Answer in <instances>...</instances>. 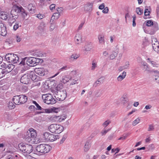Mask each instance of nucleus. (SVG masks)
I'll use <instances>...</instances> for the list:
<instances>
[{"instance_id":"15","label":"nucleus","mask_w":159,"mask_h":159,"mask_svg":"<svg viewBox=\"0 0 159 159\" xmlns=\"http://www.w3.org/2000/svg\"><path fill=\"white\" fill-rule=\"evenodd\" d=\"M92 48V47L91 44H87L82 48V50L84 54H86V52L90 51Z\"/></svg>"},{"instance_id":"41","label":"nucleus","mask_w":159,"mask_h":159,"mask_svg":"<svg viewBox=\"0 0 159 159\" xmlns=\"http://www.w3.org/2000/svg\"><path fill=\"white\" fill-rule=\"evenodd\" d=\"M42 111L40 112V113H50L52 112V110L50 109H43L42 108Z\"/></svg>"},{"instance_id":"4","label":"nucleus","mask_w":159,"mask_h":159,"mask_svg":"<svg viewBox=\"0 0 159 159\" xmlns=\"http://www.w3.org/2000/svg\"><path fill=\"white\" fill-rule=\"evenodd\" d=\"M37 151L41 153H47L51 149V147L46 144H42L38 146L36 148Z\"/></svg>"},{"instance_id":"52","label":"nucleus","mask_w":159,"mask_h":159,"mask_svg":"<svg viewBox=\"0 0 159 159\" xmlns=\"http://www.w3.org/2000/svg\"><path fill=\"white\" fill-rule=\"evenodd\" d=\"M72 80L70 84V85L75 84L78 83V80H75V79H73Z\"/></svg>"},{"instance_id":"54","label":"nucleus","mask_w":159,"mask_h":159,"mask_svg":"<svg viewBox=\"0 0 159 159\" xmlns=\"http://www.w3.org/2000/svg\"><path fill=\"white\" fill-rule=\"evenodd\" d=\"M120 151V149L118 148H113L111 150V152L113 153L115 152V154L118 153Z\"/></svg>"},{"instance_id":"2","label":"nucleus","mask_w":159,"mask_h":159,"mask_svg":"<svg viewBox=\"0 0 159 159\" xmlns=\"http://www.w3.org/2000/svg\"><path fill=\"white\" fill-rule=\"evenodd\" d=\"M19 150L24 153H30L33 150L32 146L30 144L21 143L18 144Z\"/></svg>"},{"instance_id":"11","label":"nucleus","mask_w":159,"mask_h":159,"mask_svg":"<svg viewBox=\"0 0 159 159\" xmlns=\"http://www.w3.org/2000/svg\"><path fill=\"white\" fill-rule=\"evenodd\" d=\"M36 58L34 57L29 58L26 61L27 64L30 66H33L37 65Z\"/></svg>"},{"instance_id":"34","label":"nucleus","mask_w":159,"mask_h":159,"mask_svg":"<svg viewBox=\"0 0 159 159\" xmlns=\"http://www.w3.org/2000/svg\"><path fill=\"white\" fill-rule=\"evenodd\" d=\"M70 80H71L69 76L67 77L66 76L62 77L61 81L62 83L65 84L69 82Z\"/></svg>"},{"instance_id":"27","label":"nucleus","mask_w":159,"mask_h":159,"mask_svg":"<svg viewBox=\"0 0 159 159\" xmlns=\"http://www.w3.org/2000/svg\"><path fill=\"white\" fill-rule=\"evenodd\" d=\"M98 67L97 62L95 60H93L92 61L91 66V70H94Z\"/></svg>"},{"instance_id":"30","label":"nucleus","mask_w":159,"mask_h":159,"mask_svg":"<svg viewBox=\"0 0 159 159\" xmlns=\"http://www.w3.org/2000/svg\"><path fill=\"white\" fill-rule=\"evenodd\" d=\"M0 17L2 20H6L7 18V13L4 11H0Z\"/></svg>"},{"instance_id":"56","label":"nucleus","mask_w":159,"mask_h":159,"mask_svg":"<svg viewBox=\"0 0 159 159\" xmlns=\"http://www.w3.org/2000/svg\"><path fill=\"white\" fill-rule=\"evenodd\" d=\"M69 68V67H68L67 66H64L62 67L61 68L59 69V71H60L61 72L62 70H66L68 69Z\"/></svg>"},{"instance_id":"58","label":"nucleus","mask_w":159,"mask_h":159,"mask_svg":"<svg viewBox=\"0 0 159 159\" xmlns=\"http://www.w3.org/2000/svg\"><path fill=\"white\" fill-rule=\"evenodd\" d=\"M129 62H126L125 63V64L123 66L124 67V69H128L129 67Z\"/></svg>"},{"instance_id":"16","label":"nucleus","mask_w":159,"mask_h":159,"mask_svg":"<svg viewBox=\"0 0 159 159\" xmlns=\"http://www.w3.org/2000/svg\"><path fill=\"white\" fill-rule=\"evenodd\" d=\"M14 68V66L12 64H10L7 65L4 70L5 71L6 74L11 71Z\"/></svg>"},{"instance_id":"50","label":"nucleus","mask_w":159,"mask_h":159,"mask_svg":"<svg viewBox=\"0 0 159 159\" xmlns=\"http://www.w3.org/2000/svg\"><path fill=\"white\" fill-rule=\"evenodd\" d=\"M153 25V22L152 20H148L146 23V25L148 26H150Z\"/></svg>"},{"instance_id":"23","label":"nucleus","mask_w":159,"mask_h":159,"mask_svg":"<svg viewBox=\"0 0 159 159\" xmlns=\"http://www.w3.org/2000/svg\"><path fill=\"white\" fill-rule=\"evenodd\" d=\"M104 78L102 77L98 79L93 84L94 87H97L100 85L103 82Z\"/></svg>"},{"instance_id":"63","label":"nucleus","mask_w":159,"mask_h":159,"mask_svg":"<svg viewBox=\"0 0 159 159\" xmlns=\"http://www.w3.org/2000/svg\"><path fill=\"white\" fill-rule=\"evenodd\" d=\"M152 107L151 105L149 104L147 105L145 107V109L146 110H149L151 109Z\"/></svg>"},{"instance_id":"47","label":"nucleus","mask_w":159,"mask_h":159,"mask_svg":"<svg viewBox=\"0 0 159 159\" xmlns=\"http://www.w3.org/2000/svg\"><path fill=\"white\" fill-rule=\"evenodd\" d=\"M16 40L17 42H20L21 39V36L19 34H17L16 36Z\"/></svg>"},{"instance_id":"60","label":"nucleus","mask_w":159,"mask_h":159,"mask_svg":"<svg viewBox=\"0 0 159 159\" xmlns=\"http://www.w3.org/2000/svg\"><path fill=\"white\" fill-rule=\"evenodd\" d=\"M109 130V129H108L107 130H106L105 129H104L102 130L101 132V134H102V135H105Z\"/></svg>"},{"instance_id":"3","label":"nucleus","mask_w":159,"mask_h":159,"mask_svg":"<svg viewBox=\"0 0 159 159\" xmlns=\"http://www.w3.org/2000/svg\"><path fill=\"white\" fill-rule=\"evenodd\" d=\"M48 128L50 132L56 134H60L64 130V128L62 126L55 124L51 125Z\"/></svg>"},{"instance_id":"18","label":"nucleus","mask_w":159,"mask_h":159,"mask_svg":"<svg viewBox=\"0 0 159 159\" xmlns=\"http://www.w3.org/2000/svg\"><path fill=\"white\" fill-rule=\"evenodd\" d=\"M29 75L30 80L34 81H37L38 80L39 77L36 75L34 72H31Z\"/></svg>"},{"instance_id":"59","label":"nucleus","mask_w":159,"mask_h":159,"mask_svg":"<svg viewBox=\"0 0 159 159\" xmlns=\"http://www.w3.org/2000/svg\"><path fill=\"white\" fill-rule=\"evenodd\" d=\"M84 22H82L78 26L77 30L79 31L81 30L84 25Z\"/></svg>"},{"instance_id":"64","label":"nucleus","mask_w":159,"mask_h":159,"mask_svg":"<svg viewBox=\"0 0 159 159\" xmlns=\"http://www.w3.org/2000/svg\"><path fill=\"white\" fill-rule=\"evenodd\" d=\"M108 9L107 7L104 8V9L102 10V12L104 13H107L108 12Z\"/></svg>"},{"instance_id":"1","label":"nucleus","mask_w":159,"mask_h":159,"mask_svg":"<svg viewBox=\"0 0 159 159\" xmlns=\"http://www.w3.org/2000/svg\"><path fill=\"white\" fill-rule=\"evenodd\" d=\"M19 14H21L24 18H25L27 16L26 12L21 7L14 6L11 11L10 14L18 18Z\"/></svg>"},{"instance_id":"43","label":"nucleus","mask_w":159,"mask_h":159,"mask_svg":"<svg viewBox=\"0 0 159 159\" xmlns=\"http://www.w3.org/2000/svg\"><path fill=\"white\" fill-rule=\"evenodd\" d=\"M117 56V54L115 52H114L112 53L109 56V58L110 59H114Z\"/></svg>"},{"instance_id":"45","label":"nucleus","mask_w":159,"mask_h":159,"mask_svg":"<svg viewBox=\"0 0 159 159\" xmlns=\"http://www.w3.org/2000/svg\"><path fill=\"white\" fill-rule=\"evenodd\" d=\"M8 107L10 109H12L14 108L15 106L12 102H9L8 103Z\"/></svg>"},{"instance_id":"32","label":"nucleus","mask_w":159,"mask_h":159,"mask_svg":"<svg viewBox=\"0 0 159 159\" xmlns=\"http://www.w3.org/2000/svg\"><path fill=\"white\" fill-rule=\"evenodd\" d=\"M91 147V144L89 142H86L84 147V151L85 152H88Z\"/></svg>"},{"instance_id":"22","label":"nucleus","mask_w":159,"mask_h":159,"mask_svg":"<svg viewBox=\"0 0 159 159\" xmlns=\"http://www.w3.org/2000/svg\"><path fill=\"white\" fill-rule=\"evenodd\" d=\"M17 18L16 17L10 14L8 19V22L11 25L12 23L16 21V19Z\"/></svg>"},{"instance_id":"20","label":"nucleus","mask_w":159,"mask_h":159,"mask_svg":"<svg viewBox=\"0 0 159 159\" xmlns=\"http://www.w3.org/2000/svg\"><path fill=\"white\" fill-rule=\"evenodd\" d=\"M62 8L61 7L58 8L57 10V12L54 13L53 16L55 17V19H58L62 11Z\"/></svg>"},{"instance_id":"26","label":"nucleus","mask_w":159,"mask_h":159,"mask_svg":"<svg viewBox=\"0 0 159 159\" xmlns=\"http://www.w3.org/2000/svg\"><path fill=\"white\" fill-rule=\"evenodd\" d=\"M12 100L14 104L16 105L21 104L19 95L14 96Z\"/></svg>"},{"instance_id":"19","label":"nucleus","mask_w":159,"mask_h":159,"mask_svg":"<svg viewBox=\"0 0 159 159\" xmlns=\"http://www.w3.org/2000/svg\"><path fill=\"white\" fill-rule=\"evenodd\" d=\"M55 86L56 87L54 88V90L56 91L54 93L58 91H62L63 90V85L62 83H59L57 85H55Z\"/></svg>"},{"instance_id":"53","label":"nucleus","mask_w":159,"mask_h":159,"mask_svg":"<svg viewBox=\"0 0 159 159\" xmlns=\"http://www.w3.org/2000/svg\"><path fill=\"white\" fill-rule=\"evenodd\" d=\"M150 13V12L148 10V9H146V8L145 9L144 12V15L145 16H149Z\"/></svg>"},{"instance_id":"40","label":"nucleus","mask_w":159,"mask_h":159,"mask_svg":"<svg viewBox=\"0 0 159 159\" xmlns=\"http://www.w3.org/2000/svg\"><path fill=\"white\" fill-rule=\"evenodd\" d=\"M28 9L30 11H33L34 10L35 7L32 4H30L28 6Z\"/></svg>"},{"instance_id":"14","label":"nucleus","mask_w":159,"mask_h":159,"mask_svg":"<svg viewBox=\"0 0 159 159\" xmlns=\"http://www.w3.org/2000/svg\"><path fill=\"white\" fill-rule=\"evenodd\" d=\"M82 35L80 34H76L75 38V42L76 45L80 44L82 42Z\"/></svg>"},{"instance_id":"55","label":"nucleus","mask_w":159,"mask_h":159,"mask_svg":"<svg viewBox=\"0 0 159 159\" xmlns=\"http://www.w3.org/2000/svg\"><path fill=\"white\" fill-rule=\"evenodd\" d=\"M154 129V126L152 125H149L148 128V130L149 131H152Z\"/></svg>"},{"instance_id":"46","label":"nucleus","mask_w":159,"mask_h":159,"mask_svg":"<svg viewBox=\"0 0 159 159\" xmlns=\"http://www.w3.org/2000/svg\"><path fill=\"white\" fill-rule=\"evenodd\" d=\"M33 102L34 104L37 107V109L39 110H42V108L35 101H33Z\"/></svg>"},{"instance_id":"24","label":"nucleus","mask_w":159,"mask_h":159,"mask_svg":"<svg viewBox=\"0 0 159 159\" xmlns=\"http://www.w3.org/2000/svg\"><path fill=\"white\" fill-rule=\"evenodd\" d=\"M20 104H23L27 100V98L25 95H19Z\"/></svg>"},{"instance_id":"38","label":"nucleus","mask_w":159,"mask_h":159,"mask_svg":"<svg viewBox=\"0 0 159 159\" xmlns=\"http://www.w3.org/2000/svg\"><path fill=\"white\" fill-rule=\"evenodd\" d=\"M143 69L144 71H149V66L146 63L144 62L143 64Z\"/></svg>"},{"instance_id":"17","label":"nucleus","mask_w":159,"mask_h":159,"mask_svg":"<svg viewBox=\"0 0 159 159\" xmlns=\"http://www.w3.org/2000/svg\"><path fill=\"white\" fill-rule=\"evenodd\" d=\"M93 3L89 2L86 4L84 6V10L87 11H90L92 10Z\"/></svg>"},{"instance_id":"35","label":"nucleus","mask_w":159,"mask_h":159,"mask_svg":"<svg viewBox=\"0 0 159 159\" xmlns=\"http://www.w3.org/2000/svg\"><path fill=\"white\" fill-rule=\"evenodd\" d=\"M46 27V24L43 22H41L39 25L38 27V29L40 31H43L44 30Z\"/></svg>"},{"instance_id":"7","label":"nucleus","mask_w":159,"mask_h":159,"mask_svg":"<svg viewBox=\"0 0 159 159\" xmlns=\"http://www.w3.org/2000/svg\"><path fill=\"white\" fill-rule=\"evenodd\" d=\"M54 97L59 101H63L66 96V91L65 90L58 91L54 94Z\"/></svg>"},{"instance_id":"28","label":"nucleus","mask_w":159,"mask_h":159,"mask_svg":"<svg viewBox=\"0 0 159 159\" xmlns=\"http://www.w3.org/2000/svg\"><path fill=\"white\" fill-rule=\"evenodd\" d=\"M51 134L48 132H45L43 134V138L46 141H49Z\"/></svg>"},{"instance_id":"31","label":"nucleus","mask_w":159,"mask_h":159,"mask_svg":"<svg viewBox=\"0 0 159 159\" xmlns=\"http://www.w3.org/2000/svg\"><path fill=\"white\" fill-rule=\"evenodd\" d=\"M49 140L50 141H54L56 140L57 139H59V136L58 135H55L53 134H51L50 135Z\"/></svg>"},{"instance_id":"6","label":"nucleus","mask_w":159,"mask_h":159,"mask_svg":"<svg viewBox=\"0 0 159 159\" xmlns=\"http://www.w3.org/2000/svg\"><path fill=\"white\" fill-rule=\"evenodd\" d=\"M5 58L7 61L11 63L15 64L19 62V58L16 54H8L6 55Z\"/></svg>"},{"instance_id":"61","label":"nucleus","mask_w":159,"mask_h":159,"mask_svg":"<svg viewBox=\"0 0 159 159\" xmlns=\"http://www.w3.org/2000/svg\"><path fill=\"white\" fill-rule=\"evenodd\" d=\"M19 27V24L16 23L13 26V29L15 30H16Z\"/></svg>"},{"instance_id":"49","label":"nucleus","mask_w":159,"mask_h":159,"mask_svg":"<svg viewBox=\"0 0 159 159\" xmlns=\"http://www.w3.org/2000/svg\"><path fill=\"white\" fill-rule=\"evenodd\" d=\"M56 25L53 23H51L49 30L50 31H53L55 28Z\"/></svg>"},{"instance_id":"9","label":"nucleus","mask_w":159,"mask_h":159,"mask_svg":"<svg viewBox=\"0 0 159 159\" xmlns=\"http://www.w3.org/2000/svg\"><path fill=\"white\" fill-rule=\"evenodd\" d=\"M152 44L154 51L159 54V43L156 38L154 37L152 38Z\"/></svg>"},{"instance_id":"48","label":"nucleus","mask_w":159,"mask_h":159,"mask_svg":"<svg viewBox=\"0 0 159 159\" xmlns=\"http://www.w3.org/2000/svg\"><path fill=\"white\" fill-rule=\"evenodd\" d=\"M111 122V121L109 120H107L102 125L104 127H106L108 125H109Z\"/></svg>"},{"instance_id":"8","label":"nucleus","mask_w":159,"mask_h":159,"mask_svg":"<svg viewBox=\"0 0 159 159\" xmlns=\"http://www.w3.org/2000/svg\"><path fill=\"white\" fill-rule=\"evenodd\" d=\"M37 134L35 130L33 129H30L27 131L25 137L26 139L29 142L31 140V138H35Z\"/></svg>"},{"instance_id":"5","label":"nucleus","mask_w":159,"mask_h":159,"mask_svg":"<svg viewBox=\"0 0 159 159\" xmlns=\"http://www.w3.org/2000/svg\"><path fill=\"white\" fill-rule=\"evenodd\" d=\"M42 98L44 102L48 104H53L56 102V100L51 94H43Z\"/></svg>"},{"instance_id":"62","label":"nucleus","mask_w":159,"mask_h":159,"mask_svg":"<svg viewBox=\"0 0 159 159\" xmlns=\"http://www.w3.org/2000/svg\"><path fill=\"white\" fill-rule=\"evenodd\" d=\"M55 5L54 4H52L49 7L50 10H53L55 9Z\"/></svg>"},{"instance_id":"37","label":"nucleus","mask_w":159,"mask_h":159,"mask_svg":"<svg viewBox=\"0 0 159 159\" xmlns=\"http://www.w3.org/2000/svg\"><path fill=\"white\" fill-rule=\"evenodd\" d=\"M147 60V62L148 63H150L153 67H157L156 62L155 61L151 60L149 58H148Z\"/></svg>"},{"instance_id":"44","label":"nucleus","mask_w":159,"mask_h":159,"mask_svg":"<svg viewBox=\"0 0 159 159\" xmlns=\"http://www.w3.org/2000/svg\"><path fill=\"white\" fill-rule=\"evenodd\" d=\"M140 120L139 118H137L132 123V125L135 126L140 122Z\"/></svg>"},{"instance_id":"51","label":"nucleus","mask_w":159,"mask_h":159,"mask_svg":"<svg viewBox=\"0 0 159 159\" xmlns=\"http://www.w3.org/2000/svg\"><path fill=\"white\" fill-rule=\"evenodd\" d=\"M67 136L66 134H64L63 135L62 138L61 140L60 143H63L64 141L66 140V139L67 138Z\"/></svg>"},{"instance_id":"29","label":"nucleus","mask_w":159,"mask_h":159,"mask_svg":"<svg viewBox=\"0 0 159 159\" xmlns=\"http://www.w3.org/2000/svg\"><path fill=\"white\" fill-rule=\"evenodd\" d=\"M98 39L100 44H104L105 43L104 37L101 34L98 36Z\"/></svg>"},{"instance_id":"21","label":"nucleus","mask_w":159,"mask_h":159,"mask_svg":"<svg viewBox=\"0 0 159 159\" xmlns=\"http://www.w3.org/2000/svg\"><path fill=\"white\" fill-rule=\"evenodd\" d=\"M77 75V72L76 70L71 71L69 74V76L71 80L76 77Z\"/></svg>"},{"instance_id":"13","label":"nucleus","mask_w":159,"mask_h":159,"mask_svg":"<svg viewBox=\"0 0 159 159\" xmlns=\"http://www.w3.org/2000/svg\"><path fill=\"white\" fill-rule=\"evenodd\" d=\"M7 34L6 27L3 23H0V34L3 36H5Z\"/></svg>"},{"instance_id":"33","label":"nucleus","mask_w":159,"mask_h":159,"mask_svg":"<svg viewBox=\"0 0 159 159\" xmlns=\"http://www.w3.org/2000/svg\"><path fill=\"white\" fill-rule=\"evenodd\" d=\"M80 55L79 54L77 53L73 54L70 57V59L71 60H76L78 58Z\"/></svg>"},{"instance_id":"42","label":"nucleus","mask_w":159,"mask_h":159,"mask_svg":"<svg viewBox=\"0 0 159 159\" xmlns=\"http://www.w3.org/2000/svg\"><path fill=\"white\" fill-rule=\"evenodd\" d=\"M5 74V71L2 68H0V79L4 77Z\"/></svg>"},{"instance_id":"39","label":"nucleus","mask_w":159,"mask_h":159,"mask_svg":"<svg viewBox=\"0 0 159 159\" xmlns=\"http://www.w3.org/2000/svg\"><path fill=\"white\" fill-rule=\"evenodd\" d=\"M136 12L138 14L141 15L143 13V10L140 7H137L136 9Z\"/></svg>"},{"instance_id":"10","label":"nucleus","mask_w":159,"mask_h":159,"mask_svg":"<svg viewBox=\"0 0 159 159\" xmlns=\"http://www.w3.org/2000/svg\"><path fill=\"white\" fill-rule=\"evenodd\" d=\"M30 76L29 74H25L21 77V82L25 84H29L30 81Z\"/></svg>"},{"instance_id":"25","label":"nucleus","mask_w":159,"mask_h":159,"mask_svg":"<svg viewBox=\"0 0 159 159\" xmlns=\"http://www.w3.org/2000/svg\"><path fill=\"white\" fill-rule=\"evenodd\" d=\"M126 75V73L125 71H123L121 75H120L117 78L118 81H121L124 80Z\"/></svg>"},{"instance_id":"36","label":"nucleus","mask_w":159,"mask_h":159,"mask_svg":"<svg viewBox=\"0 0 159 159\" xmlns=\"http://www.w3.org/2000/svg\"><path fill=\"white\" fill-rule=\"evenodd\" d=\"M49 89V86L46 84H44L41 87V90L43 92H45L47 91Z\"/></svg>"},{"instance_id":"12","label":"nucleus","mask_w":159,"mask_h":159,"mask_svg":"<svg viewBox=\"0 0 159 159\" xmlns=\"http://www.w3.org/2000/svg\"><path fill=\"white\" fill-rule=\"evenodd\" d=\"M35 72L37 74L41 76H43L46 72V70L43 68H36L34 70Z\"/></svg>"},{"instance_id":"57","label":"nucleus","mask_w":159,"mask_h":159,"mask_svg":"<svg viewBox=\"0 0 159 159\" xmlns=\"http://www.w3.org/2000/svg\"><path fill=\"white\" fill-rule=\"evenodd\" d=\"M36 16L39 19H41L44 17V15L43 14H39L36 15Z\"/></svg>"}]
</instances>
